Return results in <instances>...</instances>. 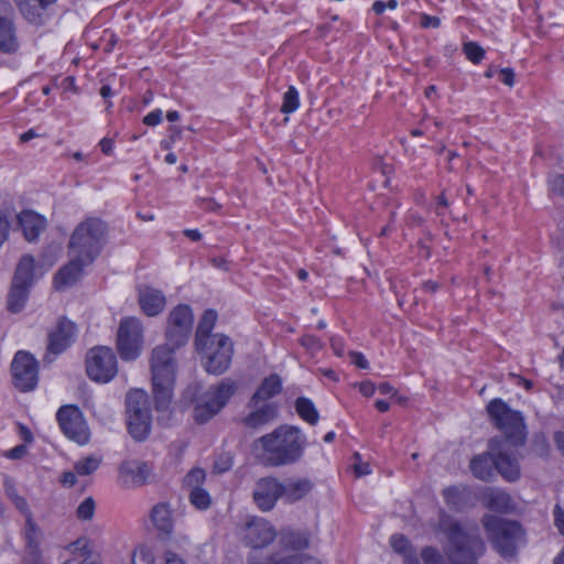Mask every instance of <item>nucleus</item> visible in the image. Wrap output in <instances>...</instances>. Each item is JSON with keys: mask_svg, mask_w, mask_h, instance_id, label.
I'll list each match as a JSON object with an SVG mask.
<instances>
[{"mask_svg": "<svg viewBox=\"0 0 564 564\" xmlns=\"http://www.w3.org/2000/svg\"><path fill=\"white\" fill-rule=\"evenodd\" d=\"M106 231L107 226L99 218H87L75 228L68 242L70 260L55 276L58 288L74 284L84 267L95 261L104 247Z\"/></svg>", "mask_w": 564, "mask_h": 564, "instance_id": "2", "label": "nucleus"}, {"mask_svg": "<svg viewBox=\"0 0 564 564\" xmlns=\"http://www.w3.org/2000/svg\"><path fill=\"white\" fill-rule=\"evenodd\" d=\"M164 562L165 564H185V561L173 551H165Z\"/></svg>", "mask_w": 564, "mask_h": 564, "instance_id": "59", "label": "nucleus"}, {"mask_svg": "<svg viewBox=\"0 0 564 564\" xmlns=\"http://www.w3.org/2000/svg\"><path fill=\"white\" fill-rule=\"evenodd\" d=\"M14 9L7 0H0V52L14 54L20 47Z\"/></svg>", "mask_w": 564, "mask_h": 564, "instance_id": "15", "label": "nucleus"}, {"mask_svg": "<svg viewBox=\"0 0 564 564\" xmlns=\"http://www.w3.org/2000/svg\"><path fill=\"white\" fill-rule=\"evenodd\" d=\"M464 53L466 54V57L475 64H478L485 56V50L476 42L465 43Z\"/></svg>", "mask_w": 564, "mask_h": 564, "instance_id": "43", "label": "nucleus"}, {"mask_svg": "<svg viewBox=\"0 0 564 564\" xmlns=\"http://www.w3.org/2000/svg\"><path fill=\"white\" fill-rule=\"evenodd\" d=\"M438 528L448 540V558L453 564H477L478 557L485 553L486 545L476 529L464 530L447 514L440 517Z\"/></svg>", "mask_w": 564, "mask_h": 564, "instance_id": "4", "label": "nucleus"}, {"mask_svg": "<svg viewBox=\"0 0 564 564\" xmlns=\"http://www.w3.org/2000/svg\"><path fill=\"white\" fill-rule=\"evenodd\" d=\"M4 491H6L7 497L10 500H12L14 497L19 496L17 488L10 480L4 481Z\"/></svg>", "mask_w": 564, "mask_h": 564, "instance_id": "63", "label": "nucleus"}, {"mask_svg": "<svg viewBox=\"0 0 564 564\" xmlns=\"http://www.w3.org/2000/svg\"><path fill=\"white\" fill-rule=\"evenodd\" d=\"M514 72L512 68H502L499 70V77H500V80L509 86V87H512L513 84H514Z\"/></svg>", "mask_w": 564, "mask_h": 564, "instance_id": "52", "label": "nucleus"}, {"mask_svg": "<svg viewBox=\"0 0 564 564\" xmlns=\"http://www.w3.org/2000/svg\"><path fill=\"white\" fill-rule=\"evenodd\" d=\"M481 522L489 542L502 557H514L518 549L525 544V534L519 522L492 514H485Z\"/></svg>", "mask_w": 564, "mask_h": 564, "instance_id": "5", "label": "nucleus"}, {"mask_svg": "<svg viewBox=\"0 0 564 564\" xmlns=\"http://www.w3.org/2000/svg\"><path fill=\"white\" fill-rule=\"evenodd\" d=\"M77 336V326L65 316H61L55 326L47 333L46 354L44 361L51 362V355L57 356L69 348Z\"/></svg>", "mask_w": 564, "mask_h": 564, "instance_id": "12", "label": "nucleus"}, {"mask_svg": "<svg viewBox=\"0 0 564 564\" xmlns=\"http://www.w3.org/2000/svg\"><path fill=\"white\" fill-rule=\"evenodd\" d=\"M300 106L299 93L294 86H290L283 95V102L281 106V112L292 113Z\"/></svg>", "mask_w": 564, "mask_h": 564, "instance_id": "38", "label": "nucleus"}, {"mask_svg": "<svg viewBox=\"0 0 564 564\" xmlns=\"http://www.w3.org/2000/svg\"><path fill=\"white\" fill-rule=\"evenodd\" d=\"M301 344L312 350L319 349V340L313 335H306L301 338Z\"/></svg>", "mask_w": 564, "mask_h": 564, "instance_id": "57", "label": "nucleus"}, {"mask_svg": "<svg viewBox=\"0 0 564 564\" xmlns=\"http://www.w3.org/2000/svg\"><path fill=\"white\" fill-rule=\"evenodd\" d=\"M189 500L197 509H207L210 505L208 492L199 487H195L189 494Z\"/></svg>", "mask_w": 564, "mask_h": 564, "instance_id": "39", "label": "nucleus"}, {"mask_svg": "<svg viewBox=\"0 0 564 564\" xmlns=\"http://www.w3.org/2000/svg\"><path fill=\"white\" fill-rule=\"evenodd\" d=\"M553 438H554L556 448L564 455V432L563 431L555 432Z\"/></svg>", "mask_w": 564, "mask_h": 564, "instance_id": "62", "label": "nucleus"}, {"mask_svg": "<svg viewBox=\"0 0 564 564\" xmlns=\"http://www.w3.org/2000/svg\"><path fill=\"white\" fill-rule=\"evenodd\" d=\"M151 521L155 529L164 535L173 531L172 511L167 503H158L151 510Z\"/></svg>", "mask_w": 564, "mask_h": 564, "instance_id": "29", "label": "nucleus"}, {"mask_svg": "<svg viewBox=\"0 0 564 564\" xmlns=\"http://www.w3.org/2000/svg\"><path fill=\"white\" fill-rule=\"evenodd\" d=\"M152 476V467L141 460H124L119 466V479L128 487H141Z\"/></svg>", "mask_w": 564, "mask_h": 564, "instance_id": "17", "label": "nucleus"}, {"mask_svg": "<svg viewBox=\"0 0 564 564\" xmlns=\"http://www.w3.org/2000/svg\"><path fill=\"white\" fill-rule=\"evenodd\" d=\"M142 348V326L140 321L128 317L121 321L117 333V349L123 360H134Z\"/></svg>", "mask_w": 564, "mask_h": 564, "instance_id": "11", "label": "nucleus"}, {"mask_svg": "<svg viewBox=\"0 0 564 564\" xmlns=\"http://www.w3.org/2000/svg\"><path fill=\"white\" fill-rule=\"evenodd\" d=\"M424 564H445L442 555L434 547L426 546L421 552Z\"/></svg>", "mask_w": 564, "mask_h": 564, "instance_id": "46", "label": "nucleus"}, {"mask_svg": "<svg viewBox=\"0 0 564 564\" xmlns=\"http://www.w3.org/2000/svg\"><path fill=\"white\" fill-rule=\"evenodd\" d=\"M196 349L206 357L204 367L207 372L221 375L229 368L234 345L228 336L215 334L214 339L209 340L205 347Z\"/></svg>", "mask_w": 564, "mask_h": 564, "instance_id": "10", "label": "nucleus"}, {"mask_svg": "<svg viewBox=\"0 0 564 564\" xmlns=\"http://www.w3.org/2000/svg\"><path fill=\"white\" fill-rule=\"evenodd\" d=\"M272 564H319V562L313 556L306 554H296L272 560Z\"/></svg>", "mask_w": 564, "mask_h": 564, "instance_id": "40", "label": "nucleus"}, {"mask_svg": "<svg viewBox=\"0 0 564 564\" xmlns=\"http://www.w3.org/2000/svg\"><path fill=\"white\" fill-rule=\"evenodd\" d=\"M18 224L28 241H34L45 228V219L32 210H23L18 215Z\"/></svg>", "mask_w": 564, "mask_h": 564, "instance_id": "23", "label": "nucleus"}, {"mask_svg": "<svg viewBox=\"0 0 564 564\" xmlns=\"http://www.w3.org/2000/svg\"><path fill=\"white\" fill-rule=\"evenodd\" d=\"M165 296L161 291L148 285L139 288V303L148 316L160 314L165 306Z\"/></svg>", "mask_w": 564, "mask_h": 564, "instance_id": "21", "label": "nucleus"}, {"mask_svg": "<svg viewBox=\"0 0 564 564\" xmlns=\"http://www.w3.org/2000/svg\"><path fill=\"white\" fill-rule=\"evenodd\" d=\"M487 411L495 425L513 445L523 444L525 425L520 412L510 409L501 399L490 401Z\"/></svg>", "mask_w": 564, "mask_h": 564, "instance_id": "8", "label": "nucleus"}, {"mask_svg": "<svg viewBox=\"0 0 564 564\" xmlns=\"http://www.w3.org/2000/svg\"><path fill=\"white\" fill-rule=\"evenodd\" d=\"M205 479V471L200 468L192 469L186 476V482L188 485H198Z\"/></svg>", "mask_w": 564, "mask_h": 564, "instance_id": "49", "label": "nucleus"}, {"mask_svg": "<svg viewBox=\"0 0 564 564\" xmlns=\"http://www.w3.org/2000/svg\"><path fill=\"white\" fill-rule=\"evenodd\" d=\"M484 505L486 508L501 513H507L512 509L511 497L507 492L495 488L485 491Z\"/></svg>", "mask_w": 564, "mask_h": 564, "instance_id": "30", "label": "nucleus"}, {"mask_svg": "<svg viewBox=\"0 0 564 564\" xmlns=\"http://www.w3.org/2000/svg\"><path fill=\"white\" fill-rule=\"evenodd\" d=\"M391 547L405 557L406 554L412 553L413 549L409 540L402 534H394L390 539Z\"/></svg>", "mask_w": 564, "mask_h": 564, "instance_id": "42", "label": "nucleus"}, {"mask_svg": "<svg viewBox=\"0 0 564 564\" xmlns=\"http://www.w3.org/2000/svg\"><path fill=\"white\" fill-rule=\"evenodd\" d=\"M235 391L236 384L230 379H224L218 384L209 387L196 401L193 410L194 421L198 424L208 422L225 408Z\"/></svg>", "mask_w": 564, "mask_h": 564, "instance_id": "7", "label": "nucleus"}, {"mask_svg": "<svg viewBox=\"0 0 564 564\" xmlns=\"http://www.w3.org/2000/svg\"><path fill=\"white\" fill-rule=\"evenodd\" d=\"M274 416V409L271 405L265 404L259 410L253 411L248 416H246L243 419V423L250 429H258L272 421Z\"/></svg>", "mask_w": 564, "mask_h": 564, "instance_id": "34", "label": "nucleus"}, {"mask_svg": "<svg viewBox=\"0 0 564 564\" xmlns=\"http://www.w3.org/2000/svg\"><path fill=\"white\" fill-rule=\"evenodd\" d=\"M194 316L186 304L172 310L165 330L166 344L155 347L150 359L155 409L164 411L169 408L175 384L176 361L175 349L185 345L193 328Z\"/></svg>", "mask_w": 564, "mask_h": 564, "instance_id": "1", "label": "nucleus"}, {"mask_svg": "<svg viewBox=\"0 0 564 564\" xmlns=\"http://www.w3.org/2000/svg\"><path fill=\"white\" fill-rule=\"evenodd\" d=\"M469 468L476 478L490 481L495 476V456L490 453L477 455L470 460Z\"/></svg>", "mask_w": 564, "mask_h": 564, "instance_id": "28", "label": "nucleus"}, {"mask_svg": "<svg viewBox=\"0 0 564 564\" xmlns=\"http://www.w3.org/2000/svg\"><path fill=\"white\" fill-rule=\"evenodd\" d=\"M280 543L286 549L303 550L308 546L310 538L305 531L284 529L280 533Z\"/></svg>", "mask_w": 564, "mask_h": 564, "instance_id": "32", "label": "nucleus"}, {"mask_svg": "<svg viewBox=\"0 0 564 564\" xmlns=\"http://www.w3.org/2000/svg\"><path fill=\"white\" fill-rule=\"evenodd\" d=\"M549 184L551 187V191L558 195L564 197V175L556 174L550 177Z\"/></svg>", "mask_w": 564, "mask_h": 564, "instance_id": "48", "label": "nucleus"}, {"mask_svg": "<svg viewBox=\"0 0 564 564\" xmlns=\"http://www.w3.org/2000/svg\"><path fill=\"white\" fill-rule=\"evenodd\" d=\"M441 24V20L437 17H432L425 13L421 14V25L423 28H438Z\"/></svg>", "mask_w": 564, "mask_h": 564, "instance_id": "55", "label": "nucleus"}, {"mask_svg": "<svg viewBox=\"0 0 564 564\" xmlns=\"http://www.w3.org/2000/svg\"><path fill=\"white\" fill-rule=\"evenodd\" d=\"M281 390L282 380L280 376L276 373H272L262 380L260 387L252 395L250 403L252 405H257L259 402L267 401L275 397L281 392Z\"/></svg>", "mask_w": 564, "mask_h": 564, "instance_id": "27", "label": "nucleus"}, {"mask_svg": "<svg viewBox=\"0 0 564 564\" xmlns=\"http://www.w3.org/2000/svg\"><path fill=\"white\" fill-rule=\"evenodd\" d=\"M197 203L199 207L204 210L217 212L220 209V205L214 198L210 197L198 198Z\"/></svg>", "mask_w": 564, "mask_h": 564, "instance_id": "50", "label": "nucleus"}, {"mask_svg": "<svg viewBox=\"0 0 564 564\" xmlns=\"http://www.w3.org/2000/svg\"><path fill=\"white\" fill-rule=\"evenodd\" d=\"M281 498V482L274 477H264L257 481L253 500L262 511H270Z\"/></svg>", "mask_w": 564, "mask_h": 564, "instance_id": "19", "label": "nucleus"}, {"mask_svg": "<svg viewBox=\"0 0 564 564\" xmlns=\"http://www.w3.org/2000/svg\"><path fill=\"white\" fill-rule=\"evenodd\" d=\"M76 471H65L62 474L61 481L64 486L72 487L76 484Z\"/></svg>", "mask_w": 564, "mask_h": 564, "instance_id": "61", "label": "nucleus"}, {"mask_svg": "<svg viewBox=\"0 0 564 564\" xmlns=\"http://www.w3.org/2000/svg\"><path fill=\"white\" fill-rule=\"evenodd\" d=\"M313 488L308 479H290L281 482V498L286 502L293 503L304 498Z\"/></svg>", "mask_w": 564, "mask_h": 564, "instance_id": "24", "label": "nucleus"}, {"mask_svg": "<svg viewBox=\"0 0 564 564\" xmlns=\"http://www.w3.org/2000/svg\"><path fill=\"white\" fill-rule=\"evenodd\" d=\"M37 361L26 351H18L11 362L13 383L20 391L33 390L37 384Z\"/></svg>", "mask_w": 564, "mask_h": 564, "instance_id": "14", "label": "nucleus"}, {"mask_svg": "<svg viewBox=\"0 0 564 564\" xmlns=\"http://www.w3.org/2000/svg\"><path fill=\"white\" fill-rule=\"evenodd\" d=\"M217 321V312L214 310H206L197 325L195 334L196 348L205 347L209 340L214 339L212 330Z\"/></svg>", "mask_w": 564, "mask_h": 564, "instance_id": "25", "label": "nucleus"}, {"mask_svg": "<svg viewBox=\"0 0 564 564\" xmlns=\"http://www.w3.org/2000/svg\"><path fill=\"white\" fill-rule=\"evenodd\" d=\"M59 427L63 433L78 444H86L89 441V429L82 411L75 405H63L56 414Z\"/></svg>", "mask_w": 564, "mask_h": 564, "instance_id": "13", "label": "nucleus"}, {"mask_svg": "<svg viewBox=\"0 0 564 564\" xmlns=\"http://www.w3.org/2000/svg\"><path fill=\"white\" fill-rule=\"evenodd\" d=\"M21 15L31 24L42 25L57 0H14Z\"/></svg>", "mask_w": 564, "mask_h": 564, "instance_id": "20", "label": "nucleus"}, {"mask_svg": "<svg viewBox=\"0 0 564 564\" xmlns=\"http://www.w3.org/2000/svg\"><path fill=\"white\" fill-rule=\"evenodd\" d=\"M95 512V501L93 498H86L77 508L76 514L80 520H90Z\"/></svg>", "mask_w": 564, "mask_h": 564, "instance_id": "45", "label": "nucleus"}, {"mask_svg": "<svg viewBox=\"0 0 564 564\" xmlns=\"http://www.w3.org/2000/svg\"><path fill=\"white\" fill-rule=\"evenodd\" d=\"M246 544L260 549L269 545L276 536L273 525L265 519L250 517L241 529Z\"/></svg>", "mask_w": 564, "mask_h": 564, "instance_id": "16", "label": "nucleus"}, {"mask_svg": "<svg viewBox=\"0 0 564 564\" xmlns=\"http://www.w3.org/2000/svg\"><path fill=\"white\" fill-rule=\"evenodd\" d=\"M126 415L129 434L135 441H143L151 430V408L148 394L140 389L131 390L126 395Z\"/></svg>", "mask_w": 564, "mask_h": 564, "instance_id": "6", "label": "nucleus"}, {"mask_svg": "<svg viewBox=\"0 0 564 564\" xmlns=\"http://www.w3.org/2000/svg\"><path fill=\"white\" fill-rule=\"evenodd\" d=\"M11 502L14 505V507L25 517L26 519H33L32 511L29 507V503L26 502L25 498L22 496L14 497Z\"/></svg>", "mask_w": 564, "mask_h": 564, "instance_id": "47", "label": "nucleus"}, {"mask_svg": "<svg viewBox=\"0 0 564 564\" xmlns=\"http://www.w3.org/2000/svg\"><path fill=\"white\" fill-rule=\"evenodd\" d=\"M161 121H162V110L161 109H155V110L149 112L143 118V123L147 126H150V127H154V126L159 124Z\"/></svg>", "mask_w": 564, "mask_h": 564, "instance_id": "51", "label": "nucleus"}, {"mask_svg": "<svg viewBox=\"0 0 564 564\" xmlns=\"http://www.w3.org/2000/svg\"><path fill=\"white\" fill-rule=\"evenodd\" d=\"M99 145H100L101 151L105 154H107V155L111 154V152H112V140L111 139H107V138L102 139L99 142Z\"/></svg>", "mask_w": 564, "mask_h": 564, "instance_id": "64", "label": "nucleus"}, {"mask_svg": "<svg viewBox=\"0 0 564 564\" xmlns=\"http://www.w3.org/2000/svg\"><path fill=\"white\" fill-rule=\"evenodd\" d=\"M234 456L229 452H223L215 458L213 470L217 474L228 471L232 467Z\"/></svg>", "mask_w": 564, "mask_h": 564, "instance_id": "41", "label": "nucleus"}, {"mask_svg": "<svg viewBox=\"0 0 564 564\" xmlns=\"http://www.w3.org/2000/svg\"><path fill=\"white\" fill-rule=\"evenodd\" d=\"M70 560L75 564H100L99 555L93 552L86 538L77 539L65 546Z\"/></svg>", "mask_w": 564, "mask_h": 564, "instance_id": "22", "label": "nucleus"}, {"mask_svg": "<svg viewBox=\"0 0 564 564\" xmlns=\"http://www.w3.org/2000/svg\"><path fill=\"white\" fill-rule=\"evenodd\" d=\"M86 372L96 382L111 381L118 372L117 357L112 349L107 346L89 349L86 356Z\"/></svg>", "mask_w": 564, "mask_h": 564, "instance_id": "9", "label": "nucleus"}, {"mask_svg": "<svg viewBox=\"0 0 564 564\" xmlns=\"http://www.w3.org/2000/svg\"><path fill=\"white\" fill-rule=\"evenodd\" d=\"M25 549L23 555L24 564H43L40 544L43 540V532L34 519H26L23 529Z\"/></svg>", "mask_w": 564, "mask_h": 564, "instance_id": "18", "label": "nucleus"}, {"mask_svg": "<svg viewBox=\"0 0 564 564\" xmlns=\"http://www.w3.org/2000/svg\"><path fill=\"white\" fill-rule=\"evenodd\" d=\"M28 449L25 445H18L10 449L7 454V457L11 459H20L26 454Z\"/></svg>", "mask_w": 564, "mask_h": 564, "instance_id": "58", "label": "nucleus"}, {"mask_svg": "<svg viewBox=\"0 0 564 564\" xmlns=\"http://www.w3.org/2000/svg\"><path fill=\"white\" fill-rule=\"evenodd\" d=\"M554 522L561 534L564 535V510L558 505L554 508Z\"/></svg>", "mask_w": 564, "mask_h": 564, "instance_id": "54", "label": "nucleus"}, {"mask_svg": "<svg viewBox=\"0 0 564 564\" xmlns=\"http://www.w3.org/2000/svg\"><path fill=\"white\" fill-rule=\"evenodd\" d=\"M10 224L6 215L0 210V246L7 240Z\"/></svg>", "mask_w": 564, "mask_h": 564, "instance_id": "53", "label": "nucleus"}, {"mask_svg": "<svg viewBox=\"0 0 564 564\" xmlns=\"http://www.w3.org/2000/svg\"><path fill=\"white\" fill-rule=\"evenodd\" d=\"M30 288L12 282L7 301V307L11 313H19L23 310L29 297Z\"/></svg>", "mask_w": 564, "mask_h": 564, "instance_id": "33", "label": "nucleus"}, {"mask_svg": "<svg viewBox=\"0 0 564 564\" xmlns=\"http://www.w3.org/2000/svg\"><path fill=\"white\" fill-rule=\"evenodd\" d=\"M295 410L297 414L307 423L314 425L318 422V412L310 399L304 397L297 398L295 401Z\"/></svg>", "mask_w": 564, "mask_h": 564, "instance_id": "35", "label": "nucleus"}, {"mask_svg": "<svg viewBox=\"0 0 564 564\" xmlns=\"http://www.w3.org/2000/svg\"><path fill=\"white\" fill-rule=\"evenodd\" d=\"M351 362L356 365L360 369H367L369 364L368 360L361 352L351 351L350 354Z\"/></svg>", "mask_w": 564, "mask_h": 564, "instance_id": "56", "label": "nucleus"}, {"mask_svg": "<svg viewBox=\"0 0 564 564\" xmlns=\"http://www.w3.org/2000/svg\"><path fill=\"white\" fill-rule=\"evenodd\" d=\"M376 389L377 387L371 381H364L359 384L360 393L367 398L371 397L375 393Z\"/></svg>", "mask_w": 564, "mask_h": 564, "instance_id": "60", "label": "nucleus"}, {"mask_svg": "<svg viewBox=\"0 0 564 564\" xmlns=\"http://www.w3.org/2000/svg\"><path fill=\"white\" fill-rule=\"evenodd\" d=\"M258 457L264 466L279 467L296 463L303 455L306 438L295 426H280L257 440Z\"/></svg>", "mask_w": 564, "mask_h": 564, "instance_id": "3", "label": "nucleus"}, {"mask_svg": "<svg viewBox=\"0 0 564 564\" xmlns=\"http://www.w3.org/2000/svg\"><path fill=\"white\" fill-rule=\"evenodd\" d=\"M495 468L507 481H516L520 478L518 459L506 452L495 455Z\"/></svg>", "mask_w": 564, "mask_h": 564, "instance_id": "26", "label": "nucleus"}, {"mask_svg": "<svg viewBox=\"0 0 564 564\" xmlns=\"http://www.w3.org/2000/svg\"><path fill=\"white\" fill-rule=\"evenodd\" d=\"M34 281V259L33 257L25 254L23 256L15 269L12 282L19 283L20 285L31 288Z\"/></svg>", "mask_w": 564, "mask_h": 564, "instance_id": "31", "label": "nucleus"}, {"mask_svg": "<svg viewBox=\"0 0 564 564\" xmlns=\"http://www.w3.org/2000/svg\"><path fill=\"white\" fill-rule=\"evenodd\" d=\"M101 464V458L96 455H90L77 460L74 469L79 476H88L96 471Z\"/></svg>", "mask_w": 564, "mask_h": 564, "instance_id": "36", "label": "nucleus"}, {"mask_svg": "<svg viewBox=\"0 0 564 564\" xmlns=\"http://www.w3.org/2000/svg\"><path fill=\"white\" fill-rule=\"evenodd\" d=\"M443 497L451 508L459 510L465 505V491L458 487L445 488L443 490Z\"/></svg>", "mask_w": 564, "mask_h": 564, "instance_id": "37", "label": "nucleus"}, {"mask_svg": "<svg viewBox=\"0 0 564 564\" xmlns=\"http://www.w3.org/2000/svg\"><path fill=\"white\" fill-rule=\"evenodd\" d=\"M132 564H154L152 551L145 546L137 547L132 554Z\"/></svg>", "mask_w": 564, "mask_h": 564, "instance_id": "44", "label": "nucleus"}]
</instances>
